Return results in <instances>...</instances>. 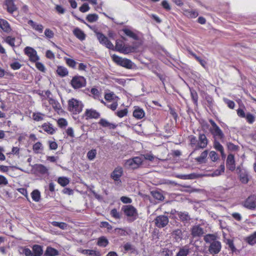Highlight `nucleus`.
Here are the masks:
<instances>
[{
    "instance_id": "f257e3e1",
    "label": "nucleus",
    "mask_w": 256,
    "mask_h": 256,
    "mask_svg": "<svg viewBox=\"0 0 256 256\" xmlns=\"http://www.w3.org/2000/svg\"><path fill=\"white\" fill-rule=\"evenodd\" d=\"M83 104L81 101L75 98H72L68 102V109L73 114L80 113L83 108Z\"/></svg>"
},
{
    "instance_id": "f03ea898",
    "label": "nucleus",
    "mask_w": 256,
    "mask_h": 256,
    "mask_svg": "<svg viewBox=\"0 0 256 256\" xmlns=\"http://www.w3.org/2000/svg\"><path fill=\"white\" fill-rule=\"evenodd\" d=\"M112 57V60L118 64L128 69L134 68V64L130 60L120 57L116 54H113Z\"/></svg>"
},
{
    "instance_id": "7ed1b4c3",
    "label": "nucleus",
    "mask_w": 256,
    "mask_h": 256,
    "mask_svg": "<svg viewBox=\"0 0 256 256\" xmlns=\"http://www.w3.org/2000/svg\"><path fill=\"white\" fill-rule=\"evenodd\" d=\"M143 160L142 157L136 156L132 158L126 160L124 162V166L130 169H136L142 164Z\"/></svg>"
},
{
    "instance_id": "20e7f679",
    "label": "nucleus",
    "mask_w": 256,
    "mask_h": 256,
    "mask_svg": "<svg viewBox=\"0 0 256 256\" xmlns=\"http://www.w3.org/2000/svg\"><path fill=\"white\" fill-rule=\"evenodd\" d=\"M70 84L74 89L80 88L86 86V80L83 76H75L72 78Z\"/></svg>"
},
{
    "instance_id": "39448f33",
    "label": "nucleus",
    "mask_w": 256,
    "mask_h": 256,
    "mask_svg": "<svg viewBox=\"0 0 256 256\" xmlns=\"http://www.w3.org/2000/svg\"><path fill=\"white\" fill-rule=\"evenodd\" d=\"M122 210L124 214L130 218H132V220H135L138 216L136 210L132 205L124 206L122 208Z\"/></svg>"
},
{
    "instance_id": "423d86ee",
    "label": "nucleus",
    "mask_w": 256,
    "mask_h": 256,
    "mask_svg": "<svg viewBox=\"0 0 256 256\" xmlns=\"http://www.w3.org/2000/svg\"><path fill=\"white\" fill-rule=\"evenodd\" d=\"M190 232L193 238H198L202 236L205 232L202 224H196L192 227Z\"/></svg>"
},
{
    "instance_id": "0eeeda50",
    "label": "nucleus",
    "mask_w": 256,
    "mask_h": 256,
    "mask_svg": "<svg viewBox=\"0 0 256 256\" xmlns=\"http://www.w3.org/2000/svg\"><path fill=\"white\" fill-rule=\"evenodd\" d=\"M24 54L29 58V60L32 62H36L39 60L36 51L30 46H26L24 49Z\"/></svg>"
},
{
    "instance_id": "6e6552de",
    "label": "nucleus",
    "mask_w": 256,
    "mask_h": 256,
    "mask_svg": "<svg viewBox=\"0 0 256 256\" xmlns=\"http://www.w3.org/2000/svg\"><path fill=\"white\" fill-rule=\"evenodd\" d=\"M122 174L123 170L120 166H117L112 172L110 176L116 182V184H119L121 183L120 178L122 175Z\"/></svg>"
},
{
    "instance_id": "1a4fd4ad",
    "label": "nucleus",
    "mask_w": 256,
    "mask_h": 256,
    "mask_svg": "<svg viewBox=\"0 0 256 256\" xmlns=\"http://www.w3.org/2000/svg\"><path fill=\"white\" fill-rule=\"evenodd\" d=\"M96 37L100 42L105 46L107 48L113 50L114 46L113 44L108 40V38L100 32L96 33Z\"/></svg>"
},
{
    "instance_id": "9d476101",
    "label": "nucleus",
    "mask_w": 256,
    "mask_h": 256,
    "mask_svg": "<svg viewBox=\"0 0 256 256\" xmlns=\"http://www.w3.org/2000/svg\"><path fill=\"white\" fill-rule=\"evenodd\" d=\"M155 224L157 227L162 228L168 223V218L166 216L161 215L158 216L154 220Z\"/></svg>"
},
{
    "instance_id": "9b49d317",
    "label": "nucleus",
    "mask_w": 256,
    "mask_h": 256,
    "mask_svg": "<svg viewBox=\"0 0 256 256\" xmlns=\"http://www.w3.org/2000/svg\"><path fill=\"white\" fill-rule=\"evenodd\" d=\"M244 206L248 209H254L256 207V195L248 196L244 203Z\"/></svg>"
},
{
    "instance_id": "f8f14e48",
    "label": "nucleus",
    "mask_w": 256,
    "mask_h": 256,
    "mask_svg": "<svg viewBox=\"0 0 256 256\" xmlns=\"http://www.w3.org/2000/svg\"><path fill=\"white\" fill-rule=\"evenodd\" d=\"M221 248V242L218 240H216L210 244L208 251L212 254H217L220 251Z\"/></svg>"
},
{
    "instance_id": "ddd939ff",
    "label": "nucleus",
    "mask_w": 256,
    "mask_h": 256,
    "mask_svg": "<svg viewBox=\"0 0 256 256\" xmlns=\"http://www.w3.org/2000/svg\"><path fill=\"white\" fill-rule=\"evenodd\" d=\"M210 132L215 138L214 140L216 138L222 140L224 138L223 132L218 126L214 128H210Z\"/></svg>"
},
{
    "instance_id": "4468645a",
    "label": "nucleus",
    "mask_w": 256,
    "mask_h": 256,
    "mask_svg": "<svg viewBox=\"0 0 256 256\" xmlns=\"http://www.w3.org/2000/svg\"><path fill=\"white\" fill-rule=\"evenodd\" d=\"M4 41L12 47L14 48L16 46H19L22 42V39L18 38L16 40L14 38L8 36L6 38Z\"/></svg>"
},
{
    "instance_id": "2eb2a0df",
    "label": "nucleus",
    "mask_w": 256,
    "mask_h": 256,
    "mask_svg": "<svg viewBox=\"0 0 256 256\" xmlns=\"http://www.w3.org/2000/svg\"><path fill=\"white\" fill-rule=\"evenodd\" d=\"M208 144V140L204 134H200L197 148H204L206 147Z\"/></svg>"
},
{
    "instance_id": "dca6fc26",
    "label": "nucleus",
    "mask_w": 256,
    "mask_h": 256,
    "mask_svg": "<svg viewBox=\"0 0 256 256\" xmlns=\"http://www.w3.org/2000/svg\"><path fill=\"white\" fill-rule=\"evenodd\" d=\"M134 108L133 116L138 120L142 118L145 116V112L144 110L138 106H135Z\"/></svg>"
},
{
    "instance_id": "f3484780",
    "label": "nucleus",
    "mask_w": 256,
    "mask_h": 256,
    "mask_svg": "<svg viewBox=\"0 0 256 256\" xmlns=\"http://www.w3.org/2000/svg\"><path fill=\"white\" fill-rule=\"evenodd\" d=\"M6 6L8 12L10 14H12L16 11L17 8L14 4V0H6Z\"/></svg>"
},
{
    "instance_id": "a211bd4d",
    "label": "nucleus",
    "mask_w": 256,
    "mask_h": 256,
    "mask_svg": "<svg viewBox=\"0 0 256 256\" xmlns=\"http://www.w3.org/2000/svg\"><path fill=\"white\" fill-rule=\"evenodd\" d=\"M85 115L88 118H98L100 117V114L96 110L90 109L86 110L85 112Z\"/></svg>"
},
{
    "instance_id": "6ab92c4d",
    "label": "nucleus",
    "mask_w": 256,
    "mask_h": 256,
    "mask_svg": "<svg viewBox=\"0 0 256 256\" xmlns=\"http://www.w3.org/2000/svg\"><path fill=\"white\" fill-rule=\"evenodd\" d=\"M226 166L230 170L235 168L234 159V155L230 154L228 155L226 160Z\"/></svg>"
},
{
    "instance_id": "aec40b11",
    "label": "nucleus",
    "mask_w": 256,
    "mask_h": 256,
    "mask_svg": "<svg viewBox=\"0 0 256 256\" xmlns=\"http://www.w3.org/2000/svg\"><path fill=\"white\" fill-rule=\"evenodd\" d=\"M28 24L30 25L33 29L38 32L42 33L43 31L44 26L41 24H38L32 20H29Z\"/></svg>"
},
{
    "instance_id": "412c9836",
    "label": "nucleus",
    "mask_w": 256,
    "mask_h": 256,
    "mask_svg": "<svg viewBox=\"0 0 256 256\" xmlns=\"http://www.w3.org/2000/svg\"><path fill=\"white\" fill-rule=\"evenodd\" d=\"M74 34L80 40H84L86 38V34L82 30L78 28H76L73 30Z\"/></svg>"
},
{
    "instance_id": "4be33fe9",
    "label": "nucleus",
    "mask_w": 256,
    "mask_h": 256,
    "mask_svg": "<svg viewBox=\"0 0 256 256\" xmlns=\"http://www.w3.org/2000/svg\"><path fill=\"white\" fill-rule=\"evenodd\" d=\"M42 128L44 132L50 134H54L56 132V129L52 124L48 122L44 124Z\"/></svg>"
},
{
    "instance_id": "5701e85b",
    "label": "nucleus",
    "mask_w": 256,
    "mask_h": 256,
    "mask_svg": "<svg viewBox=\"0 0 256 256\" xmlns=\"http://www.w3.org/2000/svg\"><path fill=\"white\" fill-rule=\"evenodd\" d=\"M0 28L6 32H9L11 31L10 24L4 19H0Z\"/></svg>"
},
{
    "instance_id": "b1692460",
    "label": "nucleus",
    "mask_w": 256,
    "mask_h": 256,
    "mask_svg": "<svg viewBox=\"0 0 256 256\" xmlns=\"http://www.w3.org/2000/svg\"><path fill=\"white\" fill-rule=\"evenodd\" d=\"M33 256H41L43 253V250L42 246L38 244H34L32 246Z\"/></svg>"
},
{
    "instance_id": "393cba45",
    "label": "nucleus",
    "mask_w": 256,
    "mask_h": 256,
    "mask_svg": "<svg viewBox=\"0 0 256 256\" xmlns=\"http://www.w3.org/2000/svg\"><path fill=\"white\" fill-rule=\"evenodd\" d=\"M58 255V252L55 248L50 246L47 247L44 256H56Z\"/></svg>"
},
{
    "instance_id": "a878e982",
    "label": "nucleus",
    "mask_w": 256,
    "mask_h": 256,
    "mask_svg": "<svg viewBox=\"0 0 256 256\" xmlns=\"http://www.w3.org/2000/svg\"><path fill=\"white\" fill-rule=\"evenodd\" d=\"M47 100H48L49 104L52 105V108L56 110V111H58V112L59 110H60L62 108H61V106H60V103L56 100H55L54 99H52V98H47Z\"/></svg>"
},
{
    "instance_id": "bb28decb",
    "label": "nucleus",
    "mask_w": 256,
    "mask_h": 256,
    "mask_svg": "<svg viewBox=\"0 0 256 256\" xmlns=\"http://www.w3.org/2000/svg\"><path fill=\"white\" fill-rule=\"evenodd\" d=\"M80 252L84 254H86L89 256H101V254L99 252L94 250H80Z\"/></svg>"
},
{
    "instance_id": "cd10ccee",
    "label": "nucleus",
    "mask_w": 256,
    "mask_h": 256,
    "mask_svg": "<svg viewBox=\"0 0 256 256\" xmlns=\"http://www.w3.org/2000/svg\"><path fill=\"white\" fill-rule=\"evenodd\" d=\"M56 73L60 76L64 77L68 74V72L66 68L62 66H58Z\"/></svg>"
},
{
    "instance_id": "c85d7f7f",
    "label": "nucleus",
    "mask_w": 256,
    "mask_h": 256,
    "mask_svg": "<svg viewBox=\"0 0 256 256\" xmlns=\"http://www.w3.org/2000/svg\"><path fill=\"white\" fill-rule=\"evenodd\" d=\"M214 148L220 152L222 157H225L224 154V149L222 145L216 140H214Z\"/></svg>"
},
{
    "instance_id": "c756f323",
    "label": "nucleus",
    "mask_w": 256,
    "mask_h": 256,
    "mask_svg": "<svg viewBox=\"0 0 256 256\" xmlns=\"http://www.w3.org/2000/svg\"><path fill=\"white\" fill-rule=\"evenodd\" d=\"M99 124L104 127H106L109 128L114 129L116 128V126L114 124L110 123L105 119H101L100 120Z\"/></svg>"
},
{
    "instance_id": "7c9ffc66",
    "label": "nucleus",
    "mask_w": 256,
    "mask_h": 256,
    "mask_svg": "<svg viewBox=\"0 0 256 256\" xmlns=\"http://www.w3.org/2000/svg\"><path fill=\"white\" fill-rule=\"evenodd\" d=\"M208 154V151L206 150L204 151L200 156L196 158V160L199 163L202 164L206 162V158Z\"/></svg>"
},
{
    "instance_id": "2f4dec72",
    "label": "nucleus",
    "mask_w": 256,
    "mask_h": 256,
    "mask_svg": "<svg viewBox=\"0 0 256 256\" xmlns=\"http://www.w3.org/2000/svg\"><path fill=\"white\" fill-rule=\"evenodd\" d=\"M32 149L34 153L41 154L44 148L42 143L37 142L33 145Z\"/></svg>"
},
{
    "instance_id": "473e14b6",
    "label": "nucleus",
    "mask_w": 256,
    "mask_h": 256,
    "mask_svg": "<svg viewBox=\"0 0 256 256\" xmlns=\"http://www.w3.org/2000/svg\"><path fill=\"white\" fill-rule=\"evenodd\" d=\"M246 241L250 245H254L256 244V232L246 237Z\"/></svg>"
},
{
    "instance_id": "72a5a7b5",
    "label": "nucleus",
    "mask_w": 256,
    "mask_h": 256,
    "mask_svg": "<svg viewBox=\"0 0 256 256\" xmlns=\"http://www.w3.org/2000/svg\"><path fill=\"white\" fill-rule=\"evenodd\" d=\"M189 252V248L188 246H186L180 249L176 256H187Z\"/></svg>"
},
{
    "instance_id": "f704fd0d",
    "label": "nucleus",
    "mask_w": 256,
    "mask_h": 256,
    "mask_svg": "<svg viewBox=\"0 0 256 256\" xmlns=\"http://www.w3.org/2000/svg\"><path fill=\"white\" fill-rule=\"evenodd\" d=\"M224 164H221L220 166L219 169L216 170L214 172L208 174V176H211L212 177L217 176L220 175L222 173L224 172Z\"/></svg>"
},
{
    "instance_id": "c9c22d12",
    "label": "nucleus",
    "mask_w": 256,
    "mask_h": 256,
    "mask_svg": "<svg viewBox=\"0 0 256 256\" xmlns=\"http://www.w3.org/2000/svg\"><path fill=\"white\" fill-rule=\"evenodd\" d=\"M204 240L206 243H209V244H211L214 242H215L216 240V236L215 235L212 234H208L204 236Z\"/></svg>"
},
{
    "instance_id": "e433bc0d",
    "label": "nucleus",
    "mask_w": 256,
    "mask_h": 256,
    "mask_svg": "<svg viewBox=\"0 0 256 256\" xmlns=\"http://www.w3.org/2000/svg\"><path fill=\"white\" fill-rule=\"evenodd\" d=\"M177 178L182 180H192L197 178V175L194 173L189 174H178Z\"/></svg>"
},
{
    "instance_id": "4c0bfd02",
    "label": "nucleus",
    "mask_w": 256,
    "mask_h": 256,
    "mask_svg": "<svg viewBox=\"0 0 256 256\" xmlns=\"http://www.w3.org/2000/svg\"><path fill=\"white\" fill-rule=\"evenodd\" d=\"M178 215L183 222H188L190 220V217L187 212H178Z\"/></svg>"
},
{
    "instance_id": "58836bf2",
    "label": "nucleus",
    "mask_w": 256,
    "mask_h": 256,
    "mask_svg": "<svg viewBox=\"0 0 256 256\" xmlns=\"http://www.w3.org/2000/svg\"><path fill=\"white\" fill-rule=\"evenodd\" d=\"M32 198L33 200L36 202L40 201V193L38 190H35L32 191L31 194Z\"/></svg>"
},
{
    "instance_id": "ea45409f",
    "label": "nucleus",
    "mask_w": 256,
    "mask_h": 256,
    "mask_svg": "<svg viewBox=\"0 0 256 256\" xmlns=\"http://www.w3.org/2000/svg\"><path fill=\"white\" fill-rule=\"evenodd\" d=\"M58 182L62 186H65L70 182V180L64 176L59 177L58 179Z\"/></svg>"
},
{
    "instance_id": "a19ab883",
    "label": "nucleus",
    "mask_w": 256,
    "mask_h": 256,
    "mask_svg": "<svg viewBox=\"0 0 256 256\" xmlns=\"http://www.w3.org/2000/svg\"><path fill=\"white\" fill-rule=\"evenodd\" d=\"M151 194L154 198H156L158 200H164V196L160 192L158 191H157V190L152 191Z\"/></svg>"
},
{
    "instance_id": "79ce46f5",
    "label": "nucleus",
    "mask_w": 256,
    "mask_h": 256,
    "mask_svg": "<svg viewBox=\"0 0 256 256\" xmlns=\"http://www.w3.org/2000/svg\"><path fill=\"white\" fill-rule=\"evenodd\" d=\"M123 32L127 36L132 38L134 40L138 39L137 35L136 34H134L133 32H132L131 30L128 28H124L123 30Z\"/></svg>"
},
{
    "instance_id": "37998d69",
    "label": "nucleus",
    "mask_w": 256,
    "mask_h": 256,
    "mask_svg": "<svg viewBox=\"0 0 256 256\" xmlns=\"http://www.w3.org/2000/svg\"><path fill=\"white\" fill-rule=\"evenodd\" d=\"M240 178L243 184H247L249 180L248 174L246 172H242L240 175Z\"/></svg>"
},
{
    "instance_id": "c03bdc74",
    "label": "nucleus",
    "mask_w": 256,
    "mask_h": 256,
    "mask_svg": "<svg viewBox=\"0 0 256 256\" xmlns=\"http://www.w3.org/2000/svg\"><path fill=\"white\" fill-rule=\"evenodd\" d=\"M51 224L53 226L58 227L62 230H66L68 227V224L62 222H52Z\"/></svg>"
},
{
    "instance_id": "a18cd8bd",
    "label": "nucleus",
    "mask_w": 256,
    "mask_h": 256,
    "mask_svg": "<svg viewBox=\"0 0 256 256\" xmlns=\"http://www.w3.org/2000/svg\"><path fill=\"white\" fill-rule=\"evenodd\" d=\"M36 170L38 172H40V173H41L42 174H45L48 173V168L42 164H37L36 166Z\"/></svg>"
},
{
    "instance_id": "49530a36",
    "label": "nucleus",
    "mask_w": 256,
    "mask_h": 256,
    "mask_svg": "<svg viewBox=\"0 0 256 256\" xmlns=\"http://www.w3.org/2000/svg\"><path fill=\"white\" fill-rule=\"evenodd\" d=\"M186 15L190 18H195L198 16V12L194 10H188L185 12Z\"/></svg>"
},
{
    "instance_id": "de8ad7c7",
    "label": "nucleus",
    "mask_w": 256,
    "mask_h": 256,
    "mask_svg": "<svg viewBox=\"0 0 256 256\" xmlns=\"http://www.w3.org/2000/svg\"><path fill=\"white\" fill-rule=\"evenodd\" d=\"M98 15L96 14H89L86 16V20L90 22H94L98 20Z\"/></svg>"
},
{
    "instance_id": "09e8293b",
    "label": "nucleus",
    "mask_w": 256,
    "mask_h": 256,
    "mask_svg": "<svg viewBox=\"0 0 256 256\" xmlns=\"http://www.w3.org/2000/svg\"><path fill=\"white\" fill-rule=\"evenodd\" d=\"M108 240L104 237L99 238L98 240V244L100 246L105 247L108 245Z\"/></svg>"
},
{
    "instance_id": "8fccbe9b",
    "label": "nucleus",
    "mask_w": 256,
    "mask_h": 256,
    "mask_svg": "<svg viewBox=\"0 0 256 256\" xmlns=\"http://www.w3.org/2000/svg\"><path fill=\"white\" fill-rule=\"evenodd\" d=\"M96 150L93 149L88 152L87 153V158L89 160H92L96 158Z\"/></svg>"
},
{
    "instance_id": "3c124183",
    "label": "nucleus",
    "mask_w": 256,
    "mask_h": 256,
    "mask_svg": "<svg viewBox=\"0 0 256 256\" xmlns=\"http://www.w3.org/2000/svg\"><path fill=\"white\" fill-rule=\"evenodd\" d=\"M44 116V114L40 112H36L33 114L32 118L36 121H41L43 120Z\"/></svg>"
},
{
    "instance_id": "603ef678",
    "label": "nucleus",
    "mask_w": 256,
    "mask_h": 256,
    "mask_svg": "<svg viewBox=\"0 0 256 256\" xmlns=\"http://www.w3.org/2000/svg\"><path fill=\"white\" fill-rule=\"evenodd\" d=\"M134 48L130 46H122V48H119V52L124 53L128 54L134 51Z\"/></svg>"
},
{
    "instance_id": "864d4df0",
    "label": "nucleus",
    "mask_w": 256,
    "mask_h": 256,
    "mask_svg": "<svg viewBox=\"0 0 256 256\" xmlns=\"http://www.w3.org/2000/svg\"><path fill=\"white\" fill-rule=\"evenodd\" d=\"M64 59L65 60L66 64L72 68H74L76 66V62H75L74 60L68 58H64Z\"/></svg>"
},
{
    "instance_id": "5fc2aeb1",
    "label": "nucleus",
    "mask_w": 256,
    "mask_h": 256,
    "mask_svg": "<svg viewBox=\"0 0 256 256\" xmlns=\"http://www.w3.org/2000/svg\"><path fill=\"white\" fill-rule=\"evenodd\" d=\"M90 10V7L87 3H84L80 7L79 10L82 12H86Z\"/></svg>"
},
{
    "instance_id": "6e6d98bb",
    "label": "nucleus",
    "mask_w": 256,
    "mask_h": 256,
    "mask_svg": "<svg viewBox=\"0 0 256 256\" xmlns=\"http://www.w3.org/2000/svg\"><path fill=\"white\" fill-rule=\"evenodd\" d=\"M57 122L58 126L60 128H64L68 125L67 121L66 119L63 118L58 119Z\"/></svg>"
},
{
    "instance_id": "4d7b16f0",
    "label": "nucleus",
    "mask_w": 256,
    "mask_h": 256,
    "mask_svg": "<svg viewBox=\"0 0 256 256\" xmlns=\"http://www.w3.org/2000/svg\"><path fill=\"white\" fill-rule=\"evenodd\" d=\"M190 94L195 104L198 102V96L197 92L194 90H190Z\"/></svg>"
},
{
    "instance_id": "13d9d810",
    "label": "nucleus",
    "mask_w": 256,
    "mask_h": 256,
    "mask_svg": "<svg viewBox=\"0 0 256 256\" xmlns=\"http://www.w3.org/2000/svg\"><path fill=\"white\" fill-rule=\"evenodd\" d=\"M128 110H127V108H124V110H118L117 112H116V115L119 117V118H122L126 116L128 114Z\"/></svg>"
},
{
    "instance_id": "bf43d9fd",
    "label": "nucleus",
    "mask_w": 256,
    "mask_h": 256,
    "mask_svg": "<svg viewBox=\"0 0 256 256\" xmlns=\"http://www.w3.org/2000/svg\"><path fill=\"white\" fill-rule=\"evenodd\" d=\"M224 100L230 108L233 109L234 108L235 104L233 101L226 98H224Z\"/></svg>"
},
{
    "instance_id": "052dcab7",
    "label": "nucleus",
    "mask_w": 256,
    "mask_h": 256,
    "mask_svg": "<svg viewBox=\"0 0 256 256\" xmlns=\"http://www.w3.org/2000/svg\"><path fill=\"white\" fill-rule=\"evenodd\" d=\"M209 156L212 162H216L218 158V154L214 151H211L210 152Z\"/></svg>"
},
{
    "instance_id": "680f3d73",
    "label": "nucleus",
    "mask_w": 256,
    "mask_h": 256,
    "mask_svg": "<svg viewBox=\"0 0 256 256\" xmlns=\"http://www.w3.org/2000/svg\"><path fill=\"white\" fill-rule=\"evenodd\" d=\"M247 122L250 124H252L255 120L254 116L250 113L246 114V117Z\"/></svg>"
},
{
    "instance_id": "e2e57ef3",
    "label": "nucleus",
    "mask_w": 256,
    "mask_h": 256,
    "mask_svg": "<svg viewBox=\"0 0 256 256\" xmlns=\"http://www.w3.org/2000/svg\"><path fill=\"white\" fill-rule=\"evenodd\" d=\"M110 214L112 217L116 219H120V214L115 208L112 209L110 212Z\"/></svg>"
},
{
    "instance_id": "0e129e2a",
    "label": "nucleus",
    "mask_w": 256,
    "mask_h": 256,
    "mask_svg": "<svg viewBox=\"0 0 256 256\" xmlns=\"http://www.w3.org/2000/svg\"><path fill=\"white\" fill-rule=\"evenodd\" d=\"M22 253L24 256H33L32 252L28 248H24Z\"/></svg>"
},
{
    "instance_id": "69168bd1",
    "label": "nucleus",
    "mask_w": 256,
    "mask_h": 256,
    "mask_svg": "<svg viewBox=\"0 0 256 256\" xmlns=\"http://www.w3.org/2000/svg\"><path fill=\"white\" fill-rule=\"evenodd\" d=\"M44 34H45L47 38H53V36H54V33L50 29L46 28L44 31Z\"/></svg>"
},
{
    "instance_id": "338daca9",
    "label": "nucleus",
    "mask_w": 256,
    "mask_h": 256,
    "mask_svg": "<svg viewBox=\"0 0 256 256\" xmlns=\"http://www.w3.org/2000/svg\"><path fill=\"white\" fill-rule=\"evenodd\" d=\"M10 68L14 70H18L20 68L22 65L18 62L12 63L10 64Z\"/></svg>"
},
{
    "instance_id": "774afa93",
    "label": "nucleus",
    "mask_w": 256,
    "mask_h": 256,
    "mask_svg": "<svg viewBox=\"0 0 256 256\" xmlns=\"http://www.w3.org/2000/svg\"><path fill=\"white\" fill-rule=\"evenodd\" d=\"M36 68L40 71L42 72H44L46 70V68L40 62H36Z\"/></svg>"
}]
</instances>
